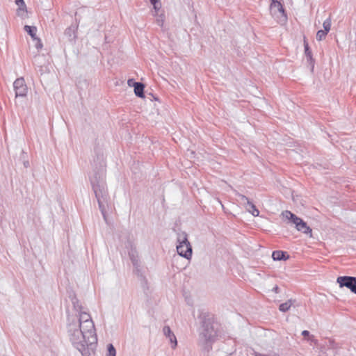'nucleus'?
<instances>
[{
	"label": "nucleus",
	"mask_w": 356,
	"mask_h": 356,
	"mask_svg": "<svg viewBox=\"0 0 356 356\" xmlns=\"http://www.w3.org/2000/svg\"><path fill=\"white\" fill-rule=\"evenodd\" d=\"M292 305H293L292 300H289L288 301L280 304L279 306V309L282 312H286L291 308Z\"/></svg>",
	"instance_id": "17"
},
{
	"label": "nucleus",
	"mask_w": 356,
	"mask_h": 356,
	"mask_svg": "<svg viewBox=\"0 0 356 356\" xmlns=\"http://www.w3.org/2000/svg\"><path fill=\"white\" fill-rule=\"evenodd\" d=\"M151 4L153 6L154 13L153 15H158L159 13H161V3L159 0H149Z\"/></svg>",
	"instance_id": "14"
},
{
	"label": "nucleus",
	"mask_w": 356,
	"mask_h": 356,
	"mask_svg": "<svg viewBox=\"0 0 356 356\" xmlns=\"http://www.w3.org/2000/svg\"><path fill=\"white\" fill-rule=\"evenodd\" d=\"M107 350H108V353H107L106 356H115L116 355L115 348L112 343L108 344Z\"/></svg>",
	"instance_id": "19"
},
{
	"label": "nucleus",
	"mask_w": 356,
	"mask_h": 356,
	"mask_svg": "<svg viewBox=\"0 0 356 356\" xmlns=\"http://www.w3.org/2000/svg\"><path fill=\"white\" fill-rule=\"evenodd\" d=\"M282 0H271L270 12L271 15L277 21L286 22L287 19Z\"/></svg>",
	"instance_id": "5"
},
{
	"label": "nucleus",
	"mask_w": 356,
	"mask_h": 356,
	"mask_svg": "<svg viewBox=\"0 0 356 356\" xmlns=\"http://www.w3.org/2000/svg\"><path fill=\"white\" fill-rule=\"evenodd\" d=\"M13 86L15 90L16 97H24L27 92V86L25 83V81L23 78L17 79Z\"/></svg>",
	"instance_id": "8"
},
{
	"label": "nucleus",
	"mask_w": 356,
	"mask_h": 356,
	"mask_svg": "<svg viewBox=\"0 0 356 356\" xmlns=\"http://www.w3.org/2000/svg\"><path fill=\"white\" fill-rule=\"evenodd\" d=\"M239 197L242 201L246 202L248 206L249 207L247 209L248 212H250L254 216H258L259 215V211L256 208L255 205L248 200L246 196L240 194Z\"/></svg>",
	"instance_id": "10"
},
{
	"label": "nucleus",
	"mask_w": 356,
	"mask_h": 356,
	"mask_svg": "<svg viewBox=\"0 0 356 356\" xmlns=\"http://www.w3.org/2000/svg\"><path fill=\"white\" fill-rule=\"evenodd\" d=\"M134 83H135L133 79H129L127 83L129 86H134Z\"/></svg>",
	"instance_id": "25"
},
{
	"label": "nucleus",
	"mask_w": 356,
	"mask_h": 356,
	"mask_svg": "<svg viewBox=\"0 0 356 356\" xmlns=\"http://www.w3.org/2000/svg\"><path fill=\"white\" fill-rule=\"evenodd\" d=\"M323 28H324L323 31H325L327 33H328L330 31V28H331V19H327L326 20H325L323 22Z\"/></svg>",
	"instance_id": "21"
},
{
	"label": "nucleus",
	"mask_w": 356,
	"mask_h": 356,
	"mask_svg": "<svg viewBox=\"0 0 356 356\" xmlns=\"http://www.w3.org/2000/svg\"><path fill=\"white\" fill-rule=\"evenodd\" d=\"M286 252L281 251V250H277L274 251L272 254V257L274 260H282V259H286L285 257Z\"/></svg>",
	"instance_id": "16"
},
{
	"label": "nucleus",
	"mask_w": 356,
	"mask_h": 356,
	"mask_svg": "<svg viewBox=\"0 0 356 356\" xmlns=\"http://www.w3.org/2000/svg\"><path fill=\"white\" fill-rule=\"evenodd\" d=\"M68 297L70 299V301L73 305L74 309L77 312L83 309L82 305L81 304L79 299L76 298L74 291H70Z\"/></svg>",
	"instance_id": "11"
},
{
	"label": "nucleus",
	"mask_w": 356,
	"mask_h": 356,
	"mask_svg": "<svg viewBox=\"0 0 356 356\" xmlns=\"http://www.w3.org/2000/svg\"><path fill=\"white\" fill-rule=\"evenodd\" d=\"M24 30L31 35L33 40H36L38 38L36 37L37 29L35 26L26 25L24 26Z\"/></svg>",
	"instance_id": "15"
},
{
	"label": "nucleus",
	"mask_w": 356,
	"mask_h": 356,
	"mask_svg": "<svg viewBox=\"0 0 356 356\" xmlns=\"http://www.w3.org/2000/svg\"><path fill=\"white\" fill-rule=\"evenodd\" d=\"M282 215L284 218L291 220L298 231L304 234H312V229L307 226V223L291 211H284L282 212Z\"/></svg>",
	"instance_id": "4"
},
{
	"label": "nucleus",
	"mask_w": 356,
	"mask_h": 356,
	"mask_svg": "<svg viewBox=\"0 0 356 356\" xmlns=\"http://www.w3.org/2000/svg\"><path fill=\"white\" fill-rule=\"evenodd\" d=\"M352 293H355L356 294V291H350Z\"/></svg>",
	"instance_id": "28"
},
{
	"label": "nucleus",
	"mask_w": 356,
	"mask_h": 356,
	"mask_svg": "<svg viewBox=\"0 0 356 356\" xmlns=\"http://www.w3.org/2000/svg\"><path fill=\"white\" fill-rule=\"evenodd\" d=\"M67 333L70 341L81 355L83 356H90L89 346H92L97 343L96 334L91 333L89 334V331L83 330L78 324L73 322L68 323Z\"/></svg>",
	"instance_id": "1"
},
{
	"label": "nucleus",
	"mask_w": 356,
	"mask_h": 356,
	"mask_svg": "<svg viewBox=\"0 0 356 356\" xmlns=\"http://www.w3.org/2000/svg\"><path fill=\"white\" fill-rule=\"evenodd\" d=\"M79 312V318L74 323L75 324H78L79 327H82L83 330L89 331V334L91 333H95V328L94 323L92 320V318L86 312H84L83 309Z\"/></svg>",
	"instance_id": "3"
},
{
	"label": "nucleus",
	"mask_w": 356,
	"mask_h": 356,
	"mask_svg": "<svg viewBox=\"0 0 356 356\" xmlns=\"http://www.w3.org/2000/svg\"><path fill=\"white\" fill-rule=\"evenodd\" d=\"M302 335L303 337H309V331H307V330H303V331L302 332Z\"/></svg>",
	"instance_id": "24"
},
{
	"label": "nucleus",
	"mask_w": 356,
	"mask_h": 356,
	"mask_svg": "<svg viewBox=\"0 0 356 356\" xmlns=\"http://www.w3.org/2000/svg\"><path fill=\"white\" fill-rule=\"evenodd\" d=\"M134 92L139 97H144V85L140 83H134Z\"/></svg>",
	"instance_id": "13"
},
{
	"label": "nucleus",
	"mask_w": 356,
	"mask_h": 356,
	"mask_svg": "<svg viewBox=\"0 0 356 356\" xmlns=\"http://www.w3.org/2000/svg\"><path fill=\"white\" fill-rule=\"evenodd\" d=\"M156 17V22L158 25L163 26L165 21V15L163 11L158 13V15H154Z\"/></svg>",
	"instance_id": "18"
},
{
	"label": "nucleus",
	"mask_w": 356,
	"mask_h": 356,
	"mask_svg": "<svg viewBox=\"0 0 356 356\" xmlns=\"http://www.w3.org/2000/svg\"><path fill=\"white\" fill-rule=\"evenodd\" d=\"M183 296H184L185 300H186L187 304L189 305H193V302L190 298V291H184Z\"/></svg>",
	"instance_id": "22"
},
{
	"label": "nucleus",
	"mask_w": 356,
	"mask_h": 356,
	"mask_svg": "<svg viewBox=\"0 0 356 356\" xmlns=\"http://www.w3.org/2000/svg\"><path fill=\"white\" fill-rule=\"evenodd\" d=\"M254 356H269L268 355H265V354H261V353H257V352H255L254 353Z\"/></svg>",
	"instance_id": "26"
},
{
	"label": "nucleus",
	"mask_w": 356,
	"mask_h": 356,
	"mask_svg": "<svg viewBox=\"0 0 356 356\" xmlns=\"http://www.w3.org/2000/svg\"><path fill=\"white\" fill-rule=\"evenodd\" d=\"M179 245L177 246V250L179 255L189 259L192 255V248L190 243L188 241L186 235L181 234L179 238Z\"/></svg>",
	"instance_id": "6"
},
{
	"label": "nucleus",
	"mask_w": 356,
	"mask_h": 356,
	"mask_svg": "<svg viewBox=\"0 0 356 356\" xmlns=\"http://www.w3.org/2000/svg\"><path fill=\"white\" fill-rule=\"evenodd\" d=\"M16 4L18 6L17 10V15L19 16H25L27 13V10L24 0H16Z\"/></svg>",
	"instance_id": "12"
},
{
	"label": "nucleus",
	"mask_w": 356,
	"mask_h": 356,
	"mask_svg": "<svg viewBox=\"0 0 356 356\" xmlns=\"http://www.w3.org/2000/svg\"><path fill=\"white\" fill-rule=\"evenodd\" d=\"M199 318L201 319L202 324V332L200 334V339L204 340L206 343L213 342L217 336V332L214 329L209 314L202 311Z\"/></svg>",
	"instance_id": "2"
},
{
	"label": "nucleus",
	"mask_w": 356,
	"mask_h": 356,
	"mask_svg": "<svg viewBox=\"0 0 356 356\" xmlns=\"http://www.w3.org/2000/svg\"><path fill=\"white\" fill-rule=\"evenodd\" d=\"M327 33L323 30H319L316 33V39L318 41H321L323 39H325V36L327 35Z\"/></svg>",
	"instance_id": "20"
},
{
	"label": "nucleus",
	"mask_w": 356,
	"mask_h": 356,
	"mask_svg": "<svg viewBox=\"0 0 356 356\" xmlns=\"http://www.w3.org/2000/svg\"><path fill=\"white\" fill-rule=\"evenodd\" d=\"M305 49H306V51H308V44H307L305 45Z\"/></svg>",
	"instance_id": "27"
},
{
	"label": "nucleus",
	"mask_w": 356,
	"mask_h": 356,
	"mask_svg": "<svg viewBox=\"0 0 356 356\" xmlns=\"http://www.w3.org/2000/svg\"><path fill=\"white\" fill-rule=\"evenodd\" d=\"M340 288L346 287L348 289H355L356 286V277L350 276H341L337 280Z\"/></svg>",
	"instance_id": "7"
},
{
	"label": "nucleus",
	"mask_w": 356,
	"mask_h": 356,
	"mask_svg": "<svg viewBox=\"0 0 356 356\" xmlns=\"http://www.w3.org/2000/svg\"><path fill=\"white\" fill-rule=\"evenodd\" d=\"M163 335L169 339L171 348L175 349L177 346V340L174 332L168 325H165L163 327Z\"/></svg>",
	"instance_id": "9"
},
{
	"label": "nucleus",
	"mask_w": 356,
	"mask_h": 356,
	"mask_svg": "<svg viewBox=\"0 0 356 356\" xmlns=\"http://www.w3.org/2000/svg\"><path fill=\"white\" fill-rule=\"evenodd\" d=\"M36 40H37L36 48H37L38 49H42V44L41 40H40L39 38H37V39H36Z\"/></svg>",
	"instance_id": "23"
}]
</instances>
